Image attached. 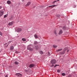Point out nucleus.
<instances>
[{"mask_svg": "<svg viewBox=\"0 0 77 77\" xmlns=\"http://www.w3.org/2000/svg\"><path fill=\"white\" fill-rule=\"evenodd\" d=\"M32 45H28L27 47V50H29V51H33V50L32 48H31L32 47Z\"/></svg>", "mask_w": 77, "mask_h": 77, "instance_id": "nucleus-1", "label": "nucleus"}, {"mask_svg": "<svg viewBox=\"0 0 77 77\" xmlns=\"http://www.w3.org/2000/svg\"><path fill=\"white\" fill-rule=\"evenodd\" d=\"M66 50H67V48H65L63 52H60V54H65V52Z\"/></svg>", "mask_w": 77, "mask_h": 77, "instance_id": "nucleus-2", "label": "nucleus"}, {"mask_svg": "<svg viewBox=\"0 0 77 77\" xmlns=\"http://www.w3.org/2000/svg\"><path fill=\"white\" fill-rule=\"evenodd\" d=\"M4 14V11L3 10L0 11V17H2Z\"/></svg>", "mask_w": 77, "mask_h": 77, "instance_id": "nucleus-3", "label": "nucleus"}, {"mask_svg": "<svg viewBox=\"0 0 77 77\" xmlns=\"http://www.w3.org/2000/svg\"><path fill=\"white\" fill-rule=\"evenodd\" d=\"M56 62V61L55 60H52L51 61V63L52 64L55 63Z\"/></svg>", "mask_w": 77, "mask_h": 77, "instance_id": "nucleus-4", "label": "nucleus"}, {"mask_svg": "<svg viewBox=\"0 0 77 77\" xmlns=\"http://www.w3.org/2000/svg\"><path fill=\"white\" fill-rule=\"evenodd\" d=\"M55 6H57V5H51L49 6L48 7V8H54V7H55Z\"/></svg>", "mask_w": 77, "mask_h": 77, "instance_id": "nucleus-5", "label": "nucleus"}, {"mask_svg": "<svg viewBox=\"0 0 77 77\" xmlns=\"http://www.w3.org/2000/svg\"><path fill=\"white\" fill-rule=\"evenodd\" d=\"M34 66H35V65L34 64H31L29 65V68H31L33 67H34Z\"/></svg>", "mask_w": 77, "mask_h": 77, "instance_id": "nucleus-6", "label": "nucleus"}, {"mask_svg": "<svg viewBox=\"0 0 77 77\" xmlns=\"http://www.w3.org/2000/svg\"><path fill=\"white\" fill-rule=\"evenodd\" d=\"M16 75L18 77H21V76H22V75L20 74V73H17L16 74Z\"/></svg>", "mask_w": 77, "mask_h": 77, "instance_id": "nucleus-7", "label": "nucleus"}, {"mask_svg": "<svg viewBox=\"0 0 77 77\" xmlns=\"http://www.w3.org/2000/svg\"><path fill=\"white\" fill-rule=\"evenodd\" d=\"M22 30V29H21V28H18L17 29V32H21V31Z\"/></svg>", "mask_w": 77, "mask_h": 77, "instance_id": "nucleus-8", "label": "nucleus"}, {"mask_svg": "<svg viewBox=\"0 0 77 77\" xmlns=\"http://www.w3.org/2000/svg\"><path fill=\"white\" fill-rule=\"evenodd\" d=\"M14 48V47L13 46H10V49L11 50H13Z\"/></svg>", "mask_w": 77, "mask_h": 77, "instance_id": "nucleus-9", "label": "nucleus"}, {"mask_svg": "<svg viewBox=\"0 0 77 77\" xmlns=\"http://www.w3.org/2000/svg\"><path fill=\"white\" fill-rule=\"evenodd\" d=\"M34 44L35 45H38L39 44V43L38 42L36 41H35L34 42Z\"/></svg>", "mask_w": 77, "mask_h": 77, "instance_id": "nucleus-10", "label": "nucleus"}, {"mask_svg": "<svg viewBox=\"0 0 77 77\" xmlns=\"http://www.w3.org/2000/svg\"><path fill=\"white\" fill-rule=\"evenodd\" d=\"M14 23V22H11L8 23L9 26H12Z\"/></svg>", "mask_w": 77, "mask_h": 77, "instance_id": "nucleus-11", "label": "nucleus"}, {"mask_svg": "<svg viewBox=\"0 0 77 77\" xmlns=\"http://www.w3.org/2000/svg\"><path fill=\"white\" fill-rule=\"evenodd\" d=\"M62 48H60L57 50L56 51L57 52H59V51H62Z\"/></svg>", "mask_w": 77, "mask_h": 77, "instance_id": "nucleus-12", "label": "nucleus"}, {"mask_svg": "<svg viewBox=\"0 0 77 77\" xmlns=\"http://www.w3.org/2000/svg\"><path fill=\"white\" fill-rule=\"evenodd\" d=\"M34 36L35 38H38V35H37V34H35Z\"/></svg>", "mask_w": 77, "mask_h": 77, "instance_id": "nucleus-13", "label": "nucleus"}, {"mask_svg": "<svg viewBox=\"0 0 77 77\" xmlns=\"http://www.w3.org/2000/svg\"><path fill=\"white\" fill-rule=\"evenodd\" d=\"M31 72V71H30V70H28L27 71V73L28 74H30Z\"/></svg>", "mask_w": 77, "mask_h": 77, "instance_id": "nucleus-14", "label": "nucleus"}, {"mask_svg": "<svg viewBox=\"0 0 77 77\" xmlns=\"http://www.w3.org/2000/svg\"><path fill=\"white\" fill-rule=\"evenodd\" d=\"M62 30H60L59 33V34L60 35V34H62Z\"/></svg>", "mask_w": 77, "mask_h": 77, "instance_id": "nucleus-15", "label": "nucleus"}, {"mask_svg": "<svg viewBox=\"0 0 77 77\" xmlns=\"http://www.w3.org/2000/svg\"><path fill=\"white\" fill-rule=\"evenodd\" d=\"M14 63L15 65H18L19 64V63L17 61H15Z\"/></svg>", "mask_w": 77, "mask_h": 77, "instance_id": "nucleus-16", "label": "nucleus"}, {"mask_svg": "<svg viewBox=\"0 0 77 77\" xmlns=\"http://www.w3.org/2000/svg\"><path fill=\"white\" fill-rule=\"evenodd\" d=\"M7 3L8 4H10L11 3V2L10 1H8Z\"/></svg>", "mask_w": 77, "mask_h": 77, "instance_id": "nucleus-17", "label": "nucleus"}, {"mask_svg": "<svg viewBox=\"0 0 77 77\" xmlns=\"http://www.w3.org/2000/svg\"><path fill=\"white\" fill-rule=\"evenodd\" d=\"M54 34H55L56 36H57V33H56V31H54Z\"/></svg>", "mask_w": 77, "mask_h": 77, "instance_id": "nucleus-18", "label": "nucleus"}, {"mask_svg": "<svg viewBox=\"0 0 77 77\" xmlns=\"http://www.w3.org/2000/svg\"><path fill=\"white\" fill-rule=\"evenodd\" d=\"M29 5H30V2H28L26 4L27 6H29Z\"/></svg>", "mask_w": 77, "mask_h": 77, "instance_id": "nucleus-19", "label": "nucleus"}, {"mask_svg": "<svg viewBox=\"0 0 77 77\" xmlns=\"http://www.w3.org/2000/svg\"><path fill=\"white\" fill-rule=\"evenodd\" d=\"M22 40L23 41H26V39L25 38H23Z\"/></svg>", "mask_w": 77, "mask_h": 77, "instance_id": "nucleus-20", "label": "nucleus"}, {"mask_svg": "<svg viewBox=\"0 0 77 77\" xmlns=\"http://www.w3.org/2000/svg\"><path fill=\"white\" fill-rule=\"evenodd\" d=\"M35 48H36V49H38V48H39V47H38V46H35Z\"/></svg>", "mask_w": 77, "mask_h": 77, "instance_id": "nucleus-21", "label": "nucleus"}, {"mask_svg": "<svg viewBox=\"0 0 77 77\" xmlns=\"http://www.w3.org/2000/svg\"><path fill=\"white\" fill-rule=\"evenodd\" d=\"M62 75L63 76H65V75H66V74L64 73H63L62 74Z\"/></svg>", "mask_w": 77, "mask_h": 77, "instance_id": "nucleus-22", "label": "nucleus"}, {"mask_svg": "<svg viewBox=\"0 0 77 77\" xmlns=\"http://www.w3.org/2000/svg\"><path fill=\"white\" fill-rule=\"evenodd\" d=\"M40 53L41 54H43V52L42 51H40Z\"/></svg>", "mask_w": 77, "mask_h": 77, "instance_id": "nucleus-23", "label": "nucleus"}, {"mask_svg": "<svg viewBox=\"0 0 77 77\" xmlns=\"http://www.w3.org/2000/svg\"><path fill=\"white\" fill-rule=\"evenodd\" d=\"M53 47L54 48H57V45H54L53 46Z\"/></svg>", "mask_w": 77, "mask_h": 77, "instance_id": "nucleus-24", "label": "nucleus"}, {"mask_svg": "<svg viewBox=\"0 0 77 77\" xmlns=\"http://www.w3.org/2000/svg\"><path fill=\"white\" fill-rule=\"evenodd\" d=\"M8 17V14H6L4 16V17L5 18H6V17Z\"/></svg>", "mask_w": 77, "mask_h": 77, "instance_id": "nucleus-25", "label": "nucleus"}, {"mask_svg": "<svg viewBox=\"0 0 77 77\" xmlns=\"http://www.w3.org/2000/svg\"><path fill=\"white\" fill-rule=\"evenodd\" d=\"M57 66H59V65L56 64L54 66V68L56 67Z\"/></svg>", "mask_w": 77, "mask_h": 77, "instance_id": "nucleus-26", "label": "nucleus"}, {"mask_svg": "<svg viewBox=\"0 0 77 77\" xmlns=\"http://www.w3.org/2000/svg\"><path fill=\"white\" fill-rule=\"evenodd\" d=\"M60 72V70H57V72Z\"/></svg>", "mask_w": 77, "mask_h": 77, "instance_id": "nucleus-27", "label": "nucleus"}, {"mask_svg": "<svg viewBox=\"0 0 77 77\" xmlns=\"http://www.w3.org/2000/svg\"><path fill=\"white\" fill-rule=\"evenodd\" d=\"M56 2H57V1H54V2H53V3H56Z\"/></svg>", "mask_w": 77, "mask_h": 77, "instance_id": "nucleus-28", "label": "nucleus"}, {"mask_svg": "<svg viewBox=\"0 0 77 77\" xmlns=\"http://www.w3.org/2000/svg\"><path fill=\"white\" fill-rule=\"evenodd\" d=\"M0 35L1 36L2 35V32H0Z\"/></svg>", "mask_w": 77, "mask_h": 77, "instance_id": "nucleus-29", "label": "nucleus"}, {"mask_svg": "<svg viewBox=\"0 0 77 77\" xmlns=\"http://www.w3.org/2000/svg\"><path fill=\"white\" fill-rule=\"evenodd\" d=\"M18 52L17 51H16L15 52V53H16V54H17V53H18Z\"/></svg>", "mask_w": 77, "mask_h": 77, "instance_id": "nucleus-30", "label": "nucleus"}, {"mask_svg": "<svg viewBox=\"0 0 77 77\" xmlns=\"http://www.w3.org/2000/svg\"><path fill=\"white\" fill-rule=\"evenodd\" d=\"M48 55L49 56V55H50V52H48Z\"/></svg>", "mask_w": 77, "mask_h": 77, "instance_id": "nucleus-31", "label": "nucleus"}, {"mask_svg": "<svg viewBox=\"0 0 77 77\" xmlns=\"http://www.w3.org/2000/svg\"><path fill=\"white\" fill-rule=\"evenodd\" d=\"M51 66H54V65L52 64V65Z\"/></svg>", "mask_w": 77, "mask_h": 77, "instance_id": "nucleus-32", "label": "nucleus"}, {"mask_svg": "<svg viewBox=\"0 0 77 77\" xmlns=\"http://www.w3.org/2000/svg\"><path fill=\"white\" fill-rule=\"evenodd\" d=\"M8 77V75H6L5 76V77Z\"/></svg>", "mask_w": 77, "mask_h": 77, "instance_id": "nucleus-33", "label": "nucleus"}, {"mask_svg": "<svg viewBox=\"0 0 77 77\" xmlns=\"http://www.w3.org/2000/svg\"><path fill=\"white\" fill-rule=\"evenodd\" d=\"M2 9V6H0V9Z\"/></svg>", "mask_w": 77, "mask_h": 77, "instance_id": "nucleus-34", "label": "nucleus"}, {"mask_svg": "<svg viewBox=\"0 0 77 77\" xmlns=\"http://www.w3.org/2000/svg\"><path fill=\"white\" fill-rule=\"evenodd\" d=\"M69 51V50H67V52H68Z\"/></svg>", "mask_w": 77, "mask_h": 77, "instance_id": "nucleus-35", "label": "nucleus"}, {"mask_svg": "<svg viewBox=\"0 0 77 77\" xmlns=\"http://www.w3.org/2000/svg\"><path fill=\"white\" fill-rule=\"evenodd\" d=\"M9 42L10 43H11V42L10 41V42Z\"/></svg>", "mask_w": 77, "mask_h": 77, "instance_id": "nucleus-36", "label": "nucleus"}, {"mask_svg": "<svg viewBox=\"0 0 77 77\" xmlns=\"http://www.w3.org/2000/svg\"><path fill=\"white\" fill-rule=\"evenodd\" d=\"M57 2H59V0H57Z\"/></svg>", "mask_w": 77, "mask_h": 77, "instance_id": "nucleus-37", "label": "nucleus"}, {"mask_svg": "<svg viewBox=\"0 0 77 77\" xmlns=\"http://www.w3.org/2000/svg\"><path fill=\"white\" fill-rule=\"evenodd\" d=\"M22 2H24V0H22Z\"/></svg>", "mask_w": 77, "mask_h": 77, "instance_id": "nucleus-38", "label": "nucleus"}, {"mask_svg": "<svg viewBox=\"0 0 77 77\" xmlns=\"http://www.w3.org/2000/svg\"><path fill=\"white\" fill-rule=\"evenodd\" d=\"M34 8H35V7H34Z\"/></svg>", "mask_w": 77, "mask_h": 77, "instance_id": "nucleus-39", "label": "nucleus"}]
</instances>
